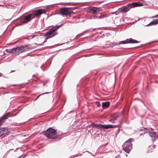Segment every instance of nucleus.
Here are the masks:
<instances>
[{
	"instance_id": "1",
	"label": "nucleus",
	"mask_w": 158,
	"mask_h": 158,
	"mask_svg": "<svg viewBox=\"0 0 158 158\" xmlns=\"http://www.w3.org/2000/svg\"><path fill=\"white\" fill-rule=\"evenodd\" d=\"M63 24H61L60 25L54 26L47 31L44 34V36L46 37V38L43 43H45L47 39L52 38L56 35L57 34V33L56 32V31Z\"/></svg>"
},
{
	"instance_id": "2",
	"label": "nucleus",
	"mask_w": 158,
	"mask_h": 158,
	"mask_svg": "<svg viewBox=\"0 0 158 158\" xmlns=\"http://www.w3.org/2000/svg\"><path fill=\"white\" fill-rule=\"evenodd\" d=\"M43 133L44 135L49 139H54L56 136V131L51 127L47 129L46 131H44Z\"/></svg>"
},
{
	"instance_id": "3",
	"label": "nucleus",
	"mask_w": 158,
	"mask_h": 158,
	"mask_svg": "<svg viewBox=\"0 0 158 158\" xmlns=\"http://www.w3.org/2000/svg\"><path fill=\"white\" fill-rule=\"evenodd\" d=\"M134 140L132 139H130L126 141L122 145L123 148L125 152L129 153L132 148L131 141Z\"/></svg>"
},
{
	"instance_id": "4",
	"label": "nucleus",
	"mask_w": 158,
	"mask_h": 158,
	"mask_svg": "<svg viewBox=\"0 0 158 158\" xmlns=\"http://www.w3.org/2000/svg\"><path fill=\"white\" fill-rule=\"evenodd\" d=\"M34 18L33 15H32L31 14H29L28 15L25 16L23 19H22L20 20L19 22L17 24L18 25H19L24 23H26L27 22L30 21L32 19Z\"/></svg>"
},
{
	"instance_id": "5",
	"label": "nucleus",
	"mask_w": 158,
	"mask_h": 158,
	"mask_svg": "<svg viewBox=\"0 0 158 158\" xmlns=\"http://www.w3.org/2000/svg\"><path fill=\"white\" fill-rule=\"evenodd\" d=\"M139 42L133 39L132 38H130L129 39H127L126 40H125L121 41L118 43H114V45H117L119 44H125L129 43H137Z\"/></svg>"
},
{
	"instance_id": "6",
	"label": "nucleus",
	"mask_w": 158,
	"mask_h": 158,
	"mask_svg": "<svg viewBox=\"0 0 158 158\" xmlns=\"http://www.w3.org/2000/svg\"><path fill=\"white\" fill-rule=\"evenodd\" d=\"M45 13V10L40 9L38 10H33L32 12V14H31L33 15V17L34 18L35 17L39 16L42 14Z\"/></svg>"
},
{
	"instance_id": "7",
	"label": "nucleus",
	"mask_w": 158,
	"mask_h": 158,
	"mask_svg": "<svg viewBox=\"0 0 158 158\" xmlns=\"http://www.w3.org/2000/svg\"><path fill=\"white\" fill-rule=\"evenodd\" d=\"M69 8H62L60 9V12L62 16H67L70 15Z\"/></svg>"
},
{
	"instance_id": "8",
	"label": "nucleus",
	"mask_w": 158,
	"mask_h": 158,
	"mask_svg": "<svg viewBox=\"0 0 158 158\" xmlns=\"http://www.w3.org/2000/svg\"><path fill=\"white\" fill-rule=\"evenodd\" d=\"M133 6L131 3H129L126 6L123 7L121 10L123 12L126 13L129 11L131 8L133 7Z\"/></svg>"
},
{
	"instance_id": "9",
	"label": "nucleus",
	"mask_w": 158,
	"mask_h": 158,
	"mask_svg": "<svg viewBox=\"0 0 158 158\" xmlns=\"http://www.w3.org/2000/svg\"><path fill=\"white\" fill-rule=\"evenodd\" d=\"M10 113H7L3 116L0 119V126L4 122L5 120L7 119L9 116Z\"/></svg>"
},
{
	"instance_id": "10",
	"label": "nucleus",
	"mask_w": 158,
	"mask_h": 158,
	"mask_svg": "<svg viewBox=\"0 0 158 158\" xmlns=\"http://www.w3.org/2000/svg\"><path fill=\"white\" fill-rule=\"evenodd\" d=\"M27 47V45H22L19 47H18L21 53L27 51L28 49Z\"/></svg>"
},
{
	"instance_id": "11",
	"label": "nucleus",
	"mask_w": 158,
	"mask_h": 158,
	"mask_svg": "<svg viewBox=\"0 0 158 158\" xmlns=\"http://www.w3.org/2000/svg\"><path fill=\"white\" fill-rule=\"evenodd\" d=\"M90 12L93 14H97L99 12L98 8L95 7H91L89 9Z\"/></svg>"
},
{
	"instance_id": "12",
	"label": "nucleus",
	"mask_w": 158,
	"mask_h": 158,
	"mask_svg": "<svg viewBox=\"0 0 158 158\" xmlns=\"http://www.w3.org/2000/svg\"><path fill=\"white\" fill-rule=\"evenodd\" d=\"M158 24V19L153 20L152 22L149 24L147 25V26L149 25H155Z\"/></svg>"
},
{
	"instance_id": "13",
	"label": "nucleus",
	"mask_w": 158,
	"mask_h": 158,
	"mask_svg": "<svg viewBox=\"0 0 158 158\" xmlns=\"http://www.w3.org/2000/svg\"><path fill=\"white\" fill-rule=\"evenodd\" d=\"M110 103L109 102H103L102 103V107L103 109L107 108L110 106Z\"/></svg>"
},
{
	"instance_id": "14",
	"label": "nucleus",
	"mask_w": 158,
	"mask_h": 158,
	"mask_svg": "<svg viewBox=\"0 0 158 158\" xmlns=\"http://www.w3.org/2000/svg\"><path fill=\"white\" fill-rule=\"evenodd\" d=\"M133 5V7L136 6H143V4L142 3H139L138 2H134L131 3Z\"/></svg>"
},
{
	"instance_id": "15",
	"label": "nucleus",
	"mask_w": 158,
	"mask_h": 158,
	"mask_svg": "<svg viewBox=\"0 0 158 158\" xmlns=\"http://www.w3.org/2000/svg\"><path fill=\"white\" fill-rule=\"evenodd\" d=\"M6 132L2 128H0V135H2V137H4L6 135Z\"/></svg>"
},
{
	"instance_id": "16",
	"label": "nucleus",
	"mask_w": 158,
	"mask_h": 158,
	"mask_svg": "<svg viewBox=\"0 0 158 158\" xmlns=\"http://www.w3.org/2000/svg\"><path fill=\"white\" fill-rule=\"evenodd\" d=\"M102 127L103 129H107L108 128H111L112 127V125L108 124V125H102Z\"/></svg>"
},
{
	"instance_id": "17",
	"label": "nucleus",
	"mask_w": 158,
	"mask_h": 158,
	"mask_svg": "<svg viewBox=\"0 0 158 158\" xmlns=\"http://www.w3.org/2000/svg\"><path fill=\"white\" fill-rule=\"evenodd\" d=\"M15 55H18L21 53L18 47L15 48Z\"/></svg>"
},
{
	"instance_id": "18",
	"label": "nucleus",
	"mask_w": 158,
	"mask_h": 158,
	"mask_svg": "<svg viewBox=\"0 0 158 158\" xmlns=\"http://www.w3.org/2000/svg\"><path fill=\"white\" fill-rule=\"evenodd\" d=\"M15 48L10 49L8 50V52L10 53H14L15 54Z\"/></svg>"
},
{
	"instance_id": "19",
	"label": "nucleus",
	"mask_w": 158,
	"mask_h": 158,
	"mask_svg": "<svg viewBox=\"0 0 158 158\" xmlns=\"http://www.w3.org/2000/svg\"><path fill=\"white\" fill-rule=\"evenodd\" d=\"M149 135L151 137L152 136H156V133L154 132H149Z\"/></svg>"
},
{
	"instance_id": "20",
	"label": "nucleus",
	"mask_w": 158,
	"mask_h": 158,
	"mask_svg": "<svg viewBox=\"0 0 158 158\" xmlns=\"http://www.w3.org/2000/svg\"><path fill=\"white\" fill-rule=\"evenodd\" d=\"M118 116L117 114H115L113 115L112 117V118L114 119L115 120H116L117 118H118Z\"/></svg>"
},
{
	"instance_id": "21",
	"label": "nucleus",
	"mask_w": 158,
	"mask_h": 158,
	"mask_svg": "<svg viewBox=\"0 0 158 158\" xmlns=\"http://www.w3.org/2000/svg\"><path fill=\"white\" fill-rule=\"evenodd\" d=\"M102 124H97V128L98 129H101V128H102Z\"/></svg>"
},
{
	"instance_id": "22",
	"label": "nucleus",
	"mask_w": 158,
	"mask_h": 158,
	"mask_svg": "<svg viewBox=\"0 0 158 158\" xmlns=\"http://www.w3.org/2000/svg\"><path fill=\"white\" fill-rule=\"evenodd\" d=\"M104 17H105V16L104 15H101L99 16H96V17H95V18L96 19L98 18V19H102Z\"/></svg>"
},
{
	"instance_id": "23",
	"label": "nucleus",
	"mask_w": 158,
	"mask_h": 158,
	"mask_svg": "<svg viewBox=\"0 0 158 158\" xmlns=\"http://www.w3.org/2000/svg\"><path fill=\"white\" fill-rule=\"evenodd\" d=\"M91 126H92L93 127H97V124H95L94 123H92L91 124Z\"/></svg>"
},
{
	"instance_id": "24",
	"label": "nucleus",
	"mask_w": 158,
	"mask_h": 158,
	"mask_svg": "<svg viewBox=\"0 0 158 158\" xmlns=\"http://www.w3.org/2000/svg\"><path fill=\"white\" fill-rule=\"evenodd\" d=\"M156 135L155 136H152L151 137V138L152 139V140L153 141H155L156 139Z\"/></svg>"
},
{
	"instance_id": "25",
	"label": "nucleus",
	"mask_w": 158,
	"mask_h": 158,
	"mask_svg": "<svg viewBox=\"0 0 158 158\" xmlns=\"http://www.w3.org/2000/svg\"><path fill=\"white\" fill-rule=\"evenodd\" d=\"M119 125H112V126H111L112 127H111V128H115V127H119Z\"/></svg>"
},
{
	"instance_id": "26",
	"label": "nucleus",
	"mask_w": 158,
	"mask_h": 158,
	"mask_svg": "<svg viewBox=\"0 0 158 158\" xmlns=\"http://www.w3.org/2000/svg\"><path fill=\"white\" fill-rule=\"evenodd\" d=\"M115 120L111 118L110 119V120L109 121L111 123H114Z\"/></svg>"
},
{
	"instance_id": "27",
	"label": "nucleus",
	"mask_w": 158,
	"mask_h": 158,
	"mask_svg": "<svg viewBox=\"0 0 158 158\" xmlns=\"http://www.w3.org/2000/svg\"><path fill=\"white\" fill-rule=\"evenodd\" d=\"M96 104L97 105V106H98V107H99L100 106V105L99 104V102L98 101L96 102Z\"/></svg>"
},
{
	"instance_id": "28",
	"label": "nucleus",
	"mask_w": 158,
	"mask_h": 158,
	"mask_svg": "<svg viewBox=\"0 0 158 158\" xmlns=\"http://www.w3.org/2000/svg\"><path fill=\"white\" fill-rule=\"evenodd\" d=\"M49 93V92H45V93H43L42 94H40V95H39L37 97V98H38L40 96V95H43V94H48Z\"/></svg>"
},
{
	"instance_id": "29",
	"label": "nucleus",
	"mask_w": 158,
	"mask_h": 158,
	"mask_svg": "<svg viewBox=\"0 0 158 158\" xmlns=\"http://www.w3.org/2000/svg\"><path fill=\"white\" fill-rule=\"evenodd\" d=\"M147 132V131H146V132H144L143 133H141V134L140 135V136H141V135H143V134L146 133V132Z\"/></svg>"
},
{
	"instance_id": "30",
	"label": "nucleus",
	"mask_w": 158,
	"mask_h": 158,
	"mask_svg": "<svg viewBox=\"0 0 158 158\" xmlns=\"http://www.w3.org/2000/svg\"><path fill=\"white\" fill-rule=\"evenodd\" d=\"M154 17H155V18H157L158 17V14L155 16Z\"/></svg>"
},
{
	"instance_id": "31",
	"label": "nucleus",
	"mask_w": 158,
	"mask_h": 158,
	"mask_svg": "<svg viewBox=\"0 0 158 158\" xmlns=\"http://www.w3.org/2000/svg\"><path fill=\"white\" fill-rule=\"evenodd\" d=\"M2 73H0V77L2 76Z\"/></svg>"
},
{
	"instance_id": "32",
	"label": "nucleus",
	"mask_w": 158,
	"mask_h": 158,
	"mask_svg": "<svg viewBox=\"0 0 158 158\" xmlns=\"http://www.w3.org/2000/svg\"><path fill=\"white\" fill-rule=\"evenodd\" d=\"M14 72V70H11L10 72V73H12V72Z\"/></svg>"
},
{
	"instance_id": "33",
	"label": "nucleus",
	"mask_w": 158,
	"mask_h": 158,
	"mask_svg": "<svg viewBox=\"0 0 158 158\" xmlns=\"http://www.w3.org/2000/svg\"><path fill=\"white\" fill-rule=\"evenodd\" d=\"M155 146H156L155 145H154L153 146L154 148H155Z\"/></svg>"
},
{
	"instance_id": "34",
	"label": "nucleus",
	"mask_w": 158,
	"mask_h": 158,
	"mask_svg": "<svg viewBox=\"0 0 158 158\" xmlns=\"http://www.w3.org/2000/svg\"><path fill=\"white\" fill-rule=\"evenodd\" d=\"M152 146H149V147H152Z\"/></svg>"
},
{
	"instance_id": "35",
	"label": "nucleus",
	"mask_w": 158,
	"mask_h": 158,
	"mask_svg": "<svg viewBox=\"0 0 158 158\" xmlns=\"http://www.w3.org/2000/svg\"><path fill=\"white\" fill-rule=\"evenodd\" d=\"M34 36H32L31 38H32V39L33 38Z\"/></svg>"
},
{
	"instance_id": "36",
	"label": "nucleus",
	"mask_w": 158,
	"mask_h": 158,
	"mask_svg": "<svg viewBox=\"0 0 158 158\" xmlns=\"http://www.w3.org/2000/svg\"><path fill=\"white\" fill-rule=\"evenodd\" d=\"M38 45H40V44H38Z\"/></svg>"
},
{
	"instance_id": "37",
	"label": "nucleus",
	"mask_w": 158,
	"mask_h": 158,
	"mask_svg": "<svg viewBox=\"0 0 158 158\" xmlns=\"http://www.w3.org/2000/svg\"><path fill=\"white\" fill-rule=\"evenodd\" d=\"M22 158H23V157Z\"/></svg>"
}]
</instances>
